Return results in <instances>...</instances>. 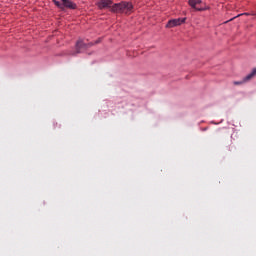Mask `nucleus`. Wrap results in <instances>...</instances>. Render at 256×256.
Here are the masks:
<instances>
[{
    "label": "nucleus",
    "instance_id": "nucleus-9",
    "mask_svg": "<svg viewBox=\"0 0 256 256\" xmlns=\"http://www.w3.org/2000/svg\"><path fill=\"white\" fill-rule=\"evenodd\" d=\"M96 43H99V41H97Z\"/></svg>",
    "mask_w": 256,
    "mask_h": 256
},
{
    "label": "nucleus",
    "instance_id": "nucleus-4",
    "mask_svg": "<svg viewBox=\"0 0 256 256\" xmlns=\"http://www.w3.org/2000/svg\"><path fill=\"white\" fill-rule=\"evenodd\" d=\"M89 47H93V43L85 44V43H83V40H78L76 42V52L73 55H77V54L81 53V51H83L85 49H89Z\"/></svg>",
    "mask_w": 256,
    "mask_h": 256
},
{
    "label": "nucleus",
    "instance_id": "nucleus-6",
    "mask_svg": "<svg viewBox=\"0 0 256 256\" xmlns=\"http://www.w3.org/2000/svg\"><path fill=\"white\" fill-rule=\"evenodd\" d=\"M99 9H110L113 7V0H100L98 2Z\"/></svg>",
    "mask_w": 256,
    "mask_h": 256
},
{
    "label": "nucleus",
    "instance_id": "nucleus-7",
    "mask_svg": "<svg viewBox=\"0 0 256 256\" xmlns=\"http://www.w3.org/2000/svg\"><path fill=\"white\" fill-rule=\"evenodd\" d=\"M201 0H189V5L192 7V9H195L196 11H203L201 8H197V5H201Z\"/></svg>",
    "mask_w": 256,
    "mask_h": 256
},
{
    "label": "nucleus",
    "instance_id": "nucleus-3",
    "mask_svg": "<svg viewBox=\"0 0 256 256\" xmlns=\"http://www.w3.org/2000/svg\"><path fill=\"white\" fill-rule=\"evenodd\" d=\"M185 21H187V18H177L169 20L168 23L166 24V28L173 29V27H179V25H183Z\"/></svg>",
    "mask_w": 256,
    "mask_h": 256
},
{
    "label": "nucleus",
    "instance_id": "nucleus-8",
    "mask_svg": "<svg viewBox=\"0 0 256 256\" xmlns=\"http://www.w3.org/2000/svg\"><path fill=\"white\" fill-rule=\"evenodd\" d=\"M53 1V3H55V0H52Z\"/></svg>",
    "mask_w": 256,
    "mask_h": 256
},
{
    "label": "nucleus",
    "instance_id": "nucleus-1",
    "mask_svg": "<svg viewBox=\"0 0 256 256\" xmlns=\"http://www.w3.org/2000/svg\"><path fill=\"white\" fill-rule=\"evenodd\" d=\"M111 12L131 15V13H133V3L122 1L120 3L113 4L111 7Z\"/></svg>",
    "mask_w": 256,
    "mask_h": 256
},
{
    "label": "nucleus",
    "instance_id": "nucleus-2",
    "mask_svg": "<svg viewBox=\"0 0 256 256\" xmlns=\"http://www.w3.org/2000/svg\"><path fill=\"white\" fill-rule=\"evenodd\" d=\"M54 4L62 11H65V9H77V4L71 0H61V2L54 0Z\"/></svg>",
    "mask_w": 256,
    "mask_h": 256
},
{
    "label": "nucleus",
    "instance_id": "nucleus-5",
    "mask_svg": "<svg viewBox=\"0 0 256 256\" xmlns=\"http://www.w3.org/2000/svg\"><path fill=\"white\" fill-rule=\"evenodd\" d=\"M256 75V68H254L250 74H248L246 77L243 78V80L241 81H234L233 84L234 85H243V83H247L248 81H251V79H253V77H255Z\"/></svg>",
    "mask_w": 256,
    "mask_h": 256
}]
</instances>
